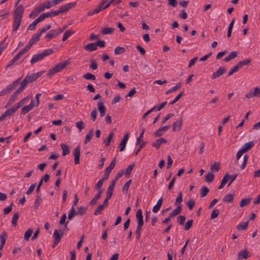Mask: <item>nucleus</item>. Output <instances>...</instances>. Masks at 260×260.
Segmentation results:
<instances>
[{
    "mask_svg": "<svg viewBox=\"0 0 260 260\" xmlns=\"http://www.w3.org/2000/svg\"><path fill=\"white\" fill-rule=\"evenodd\" d=\"M121 1V0H102L94 9L89 11L87 15L90 16L94 14H98L101 11L109 7L111 4L116 5L120 4Z\"/></svg>",
    "mask_w": 260,
    "mask_h": 260,
    "instance_id": "f257e3e1",
    "label": "nucleus"
},
{
    "mask_svg": "<svg viewBox=\"0 0 260 260\" xmlns=\"http://www.w3.org/2000/svg\"><path fill=\"white\" fill-rule=\"evenodd\" d=\"M53 52V49L50 48L46 49L42 52L34 54L30 61L31 64H34V63L43 60L44 58L52 54Z\"/></svg>",
    "mask_w": 260,
    "mask_h": 260,
    "instance_id": "f03ea898",
    "label": "nucleus"
},
{
    "mask_svg": "<svg viewBox=\"0 0 260 260\" xmlns=\"http://www.w3.org/2000/svg\"><path fill=\"white\" fill-rule=\"evenodd\" d=\"M21 78H18L11 84L8 85L5 89H3L0 92V96H4L5 95L10 93L13 90H14L18 86L20 82Z\"/></svg>",
    "mask_w": 260,
    "mask_h": 260,
    "instance_id": "7ed1b4c3",
    "label": "nucleus"
},
{
    "mask_svg": "<svg viewBox=\"0 0 260 260\" xmlns=\"http://www.w3.org/2000/svg\"><path fill=\"white\" fill-rule=\"evenodd\" d=\"M64 234L63 231L62 230H60L59 231L57 230H55L53 234V237L54 238V241L52 245V247L53 248H55L59 241H60L61 238L62 237Z\"/></svg>",
    "mask_w": 260,
    "mask_h": 260,
    "instance_id": "20e7f679",
    "label": "nucleus"
},
{
    "mask_svg": "<svg viewBox=\"0 0 260 260\" xmlns=\"http://www.w3.org/2000/svg\"><path fill=\"white\" fill-rule=\"evenodd\" d=\"M245 97L248 99L254 97L260 98V88L256 87L250 90L246 93Z\"/></svg>",
    "mask_w": 260,
    "mask_h": 260,
    "instance_id": "39448f33",
    "label": "nucleus"
},
{
    "mask_svg": "<svg viewBox=\"0 0 260 260\" xmlns=\"http://www.w3.org/2000/svg\"><path fill=\"white\" fill-rule=\"evenodd\" d=\"M63 31V29L57 28L56 29L51 30L45 36V38L48 40H50L53 38H56Z\"/></svg>",
    "mask_w": 260,
    "mask_h": 260,
    "instance_id": "423d86ee",
    "label": "nucleus"
},
{
    "mask_svg": "<svg viewBox=\"0 0 260 260\" xmlns=\"http://www.w3.org/2000/svg\"><path fill=\"white\" fill-rule=\"evenodd\" d=\"M41 36V35L38 32L35 33L32 36L31 39L29 40L27 45L30 48H31L34 44H36L37 42L39 41L40 37Z\"/></svg>",
    "mask_w": 260,
    "mask_h": 260,
    "instance_id": "0eeeda50",
    "label": "nucleus"
},
{
    "mask_svg": "<svg viewBox=\"0 0 260 260\" xmlns=\"http://www.w3.org/2000/svg\"><path fill=\"white\" fill-rule=\"evenodd\" d=\"M45 72V71L39 72L36 73H34L31 75H27L26 76V78H27L30 83L35 81L37 80L39 77L43 75V74Z\"/></svg>",
    "mask_w": 260,
    "mask_h": 260,
    "instance_id": "6e6552de",
    "label": "nucleus"
},
{
    "mask_svg": "<svg viewBox=\"0 0 260 260\" xmlns=\"http://www.w3.org/2000/svg\"><path fill=\"white\" fill-rule=\"evenodd\" d=\"M73 155L74 156L75 164L78 165L80 163V147L77 146L74 150Z\"/></svg>",
    "mask_w": 260,
    "mask_h": 260,
    "instance_id": "1a4fd4ad",
    "label": "nucleus"
},
{
    "mask_svg": "<svg viewBox=\"0 0 260 260\" xmlns=\"http://www.w3.org/2000/svg\"><path fill=\"white\" fill-rule=\"evenodd\" d=\"M23 12L24 8L22 5L18 6L14 11V17L22 19Z\"/></svg>",
    "mask_w": 260,
    "mask_h": 260,
    "instance_id": "9d476101",
    "label": "nucleus"
},
{
    "mask_svg": "<svg viewBox=\"0 0 260 260\" xmlns=\"http://www.w3.org/2000/svg\"><path fill=\"white\" fill-rule=\"evenodd\" d=\"M60 13H62L60 11V8H59V9L57 10L52 11L48 12L47 13H44L42 14V15L44 19H45L46 18L52 17L53 16H57Z\"/></svg>",
    "mask_w": 260,
    "mask_h": 260,
    "instance_id": "9b49d317",
    "label": "nucleus"
},
{
    "mask_svg": "<svg viewBox=\"0 0 260 260\" xmlns=\"http://www.w3.org/2000/svg\"><path fill=\"white\" fill-rule=\"evenodd\" d=\"M44 18L41 14L38 18L35 19L31 24H30L28 26V29H29L30 30H32L35 29L36 25L37 24L42 21L44 20Z\"/></svg>",
    "mask_w": 260,
    "mask_h": 260,
    "instance_id": "f8f14e48",
    "label": "nucleus"
},
{
    "mask_svg": "<svg viewBox=\"0 0 260 260\" xmlns=\"http://www.w3.org/2000/svg\"><path fill=\"white\" fill-rule=\"evenodd\" d=\"M170 127V125H166L163 127L159 128L154 133V135L155 137H160L164 133L167 131Z\"/></svg>",
    "mask_w": 260,
    "mask_h": 260,
    "instance_id": "ddd939ff",
    "label": "nucleus"
},
{
    "mask_svg": "<svg viewBox=\"0 0 260 260\" xmlns=\"http://www.w3.org/2000/svg\"><path fill=\"white\" fill-rule=\"evenodd\" d=\"M76 5V3L75 2L65 4L64 5L61 6L59 7V8L60 9V11L62 13L69 10V9H71L74 8V7H75Z\"/></svg>",
    "mask_w": 260,
    "mask_h": 260,
    "instance_id": "4468645a",
    "label": "nucleus"
},
{
    "mask_svg": "<svg viewBox=\"0 0 260 260\" xmlns=\"http://www.w3.org/2000/svg\"><path fill=\"white\" fill-rule=\"evenodd\" d=\"M182 125V118H180L179 120H177L173 124V131H179L181 129Z\"/></svg>",
    "mask_w": 260,
    "mask_h": 260,
    "instance_id": "2eb2a0df",
    "label": "nucleus"
},
{
    "mask_svg": "<svg viewBox=\"0 0 260 260\" xmlns=\"http://www.w3.org/2000/svg\"><path fill=\"white\" fill-rule=\"evenodd\" d=\"M167 142V140L161 138L158 139H156L155 141L152 144V146L156 149H158L162 144H166Z\"/></svg>",
    "mask_w": 260,
    "mask_h": 260,
    "instance_id": "dca6fc26",
    "label": "nucleus"
},
{
    "mask_svg": "<svg viewBox=\"0 0 260 260\" xmlns=\"http://www.w3.org/2000/svg\"><path fill=\"white\" fill-rule=\"evenodd\" d=\"M226 69L222 67H219L218 70L212 74V78L215 79L222 75L225 72Z\"/></svg>",
    "mask_w": 260,
    "mask_h": 260,
    "instance_id": "f3484780",
    "label": "nucleus"
},
{
    "mask_svg": "<svg viewBox=\"0 0 260 260\" xmlns=\"http://www.w3.org/2000/svg\"><path fill=\"white\" fill-rule=\"evenodd\" d=\"M69 63L70 62L69 61V60H67L64 62L58 63L54 67V68L55 69H56L57 71L59 72L62 71L64 68H65Z\"/></svg>",
    "mask_w": 260,
    "mask_h": 260,
    "instance_id": "a211bd4d",
    "label": "nucleus"
},
{
    "mask_svg": "<svg viewBox=\"0 0 260 260\" xmlns=\"http://www.w3.org/2000/svg\"><path fill=\"white\" fill-rule=\"evenodd\" d=\"M7 238V234L6 231H3L2 233L0 235V250H2L4 245L5 244Z\"/></svg>",
    "mask_w": 260,
    "mask_h": 260,
    "instance_id": "6ab92c4d",
    "label": "nucleus"
},
{
    "mask_svg": "<svg viewBox=\"0 0 260 260\" xmlns=\"http://www.w3.org/2000/svg\"><path fill=\"white\" fill-rule=\"evenodd\" d=\"M254 145V142L251 141L244 144L241 149L243 152L245 153L251 149L253 147Z\"/></svg>",
    "mask_w": 260,
    "mask_h": 260,
    "instance_id": "aec40b11",
    "label": "nucleus"
},
{
    "mask_svg": "<svg viewBox=\"0 0 260 260\" xmlns=\"http://www.w3.org/2000/svg\"><path fill=\"white\" fill-rule=\"evenodd\" d=\"M20 92L17 90L11 95L10 99L8 102V105H11L14 103L17 100L19 94Z\"/></svg>",
    "mask_w": 260,
    "mask_h": 260,
    "instance_id": "412c9836",
    "label": "nucleus"
},
{
    "mask_svg": "<svg viewBox=\"0 0 260 260\" xmlns=\"http://www.w3.org/2000/svg\"><path fill=\"white\" fill-rule=\"evenodd\" d=\"M98 109L100 112V114L101 117L104 116L105 115L106 108L104 104V103L102 102H100L98 103Z\"/></svg>",
    "mask_w": 260,
    "mask_h": 260,
    "instance_id": "4be33fe9",
    "label": "nucleus"
},
{
    "mask_svg": "<svg viewBox=\"0 0 260 260\" xmlns=\"http://www.w3.org/2000/svg\"><path fill=\"white\" fill-rule=\"evenodd\" d=\"M22 19L14 17L13 23V31H16L18 29L21 21Z\"/></svg>",
    "mask_w": 260,
    "mask_h": 260,
    "instance_id": "5701e85b",
    "label": "nucleus"
},
{
    "mask_svg": "<svg viewBox=\"0 0 260 260\" xmlns=\"http://www.w3.org/2000/svg\"><path fill=\"white\" fill-rule=\"evenodd\" d=\"M234 193H229L223 197L222 201L224 203H233L234 201Z\"/></svg>",
    "mask_w": 260,
    "mask_h": 260,
    "instance_id": "b1692460",
    "label": "nucleus"
},
{
    "mask_svg": "<svg viewBox=\"0 0 260 260\" xmlns=\"http://www.w3.org/2000/svg\"><path fill=\"white\" fill-rule=\"evenodd\" d=\"M18 109V107L16 105V104H15L11 108L6 110L4 114L6 115V116H11L13 113H14Z\"/></svg>",
    "mask_w": 260,
    "mask_h": 260,
    "instance_id": "393cba45",
    "label": "nucleus"
},
{
    "mask_svg": "<svg viewBox=\"0 0 260 260\" xmlns=\"http://www.w3.org/2000/svg\"><path fill=\"white\" fill-rule=\"evenodd\" d=\"M29 83L28 79L25 77L24 79L21 82L20 85L17 88V90L21 92V91L24 90L27 84Z\"/></svg>",
    "mask_w": 260,
    "mask_h": 260,
    "instance_id": "a878e982",
    "label": "nucleus"
},
{
    "mask_svg": "<svg viewBox=\"0 0 260 260\" xmlns=\"http://www.w3.org/2000/svg\"><path fill=\"white\" fill-rule=\"evenodd\" d=\"M84 48L87 51H93L97 49L95 43H91L84 46Z\"/></svg>",
    "mask_w": 260,
    "mask_h": 260,
    "instance_id": "bb28decb",
    "label": "nucleus"
},
{
    "mask_svg": "<svg viewBox=\"0 0 260 260\" xmlns=\"http://www.w3.org/2000/svg\"><path fill=\"white\" fill-rule=\"evenodd\" d=\"M116 184L115 180H112L111 182L110 185H109L107 191V195L109 197H112L113 194V192L114 189L115 185Z\"/></svg>",
    "mask_w": 260,
    "mask_h": 260,
    "instance_id": "cd10ccee",
    "label": "nucleus"
},
{
    "mask_svg": "<svg viewBox=\"0 0 260 260\" xmlns=\"http://www.w3.org/2000/svg\"><path fill=\"white\" fill-rule=\"evenodd\" d=\"M116 160V158L114 157L113 158L112 161L110 164L109 166L108 167H107L106 169H105V172L110 174L111 172V171L114 169V168L115 166Z\"/></svg>",
    "mask_w": 260,
    "mask_h": 260,
    "instance_id": "c85d7f7f",
    "label": "nucleus"
},
{
    "mask_svg": "<svg viewBox=\"0 0 260 260\" xmlns=\"http://www.w3.org/2000/svg\"><path fill=\"white\" fill-rule=\"evenodd\" d=\"M249 256V252L245 249L239 252L238 255V259H246Z\"/></svg>",
    "mask_w": 260,
    "mask_h": 260,
    "instance_id": "c756f323",
    "label": "nucleus"
},
{
    "mask_svg": "<svg viewBox=\"0 0 260 260\" xmlns=\"http://www.w3.org/2000/svg\"><path fill=\"white\" fill-rule=\"evenodd\" d=\"M45 7L46 9H48L54 6H56L57 5V2H56V0H53V1H47L44 2Z\"/></svg>",
    "mask_w": 260,
    "mask_h": 260,
    "instance_id": "7c9ffc66",
    "label": "nucleus"
},
{
    "mask_svg": "<svg viewBox=\"0 0 260 260\" xmlns=\"http://www.w3.org/2000/svg\"><path fill=\"white\" fill-rule=\"evenodd\" d=\"M30 49V48L27 45H26L25 47L19 51L15 56L19 59L25 52L28 51Z\"/></svg>",
    "mask_w": 260,
    "mask_h": 260,
    "instance_id": "2f4dec72",
    "label": "nucleus"
},
{
    "mask_svg": "<svg viewBox=\"0 0 260 260\" xmlns=\"http://www.w3.org/2000/svg\"><path fill=\"white\" fill-rule=\"evenodd\" d=\"M93 136V129H91L88 134H87L85 137V139L84 141V143L85 144H87L88 142L90 141L91 139Z\"/></svg>",
    "mask_w": 260,
    "mask_h": 260,
    "instance_id": "473e14b6",
    "label": "nucleus"
},
{
    "mask_svg": "<svg viewBox=\"0 0 260 260\" xmlns=\"http://www.w3.org/2000/svg\"><path fill=\"white\" fill-rule=\"evenodd\" d=\"M181 205H179L171 213H170L171 217H173L178 215L181 211Z\"/></svg>",
    "mask_w": 260,
    "mask_h": 260,
    "instance_id": "72a5a7b5",
    "label": "nucleus"
},
{
    "mask_svg": "<svg viewBox=\"0 0 260 260\" xmlns=\"http://www.w3.org/2000/svg\"><path fill=\"white\" fill-rule=\"evenodd\" d=\"M251 59L249 58L244 59L242 61H241L239 62L237 64V66H238L239 68H241L242 67L244 66H248L249 65L251 62Z\"/></svg>",
    "mask_w": 260,
    "mask_h": 260,
    "instance_id": "f704fd0d",
    "label": "nucleus"
},
{
    "mask_svg": "<svg viewBox=\"0 0 260 260\" xmlns=\"http://www.w3.org/2000/svg\"><path fill=\"white\" fill-rule=\"evenodd\" d=\"M32 108H31V106H29V105L24 106L22 108L21 110L20 114L21 115H25L26 113H28L30 111Z\"/></svg>",
    "mask_w": 260,
    "mask_h": 260,
    "instance_id": "c9c22d12",
    "label": "nucleus"
},
{
    "mask_svg": "<svg viewBox=\"0 0 260 260\" xmlns=\"http://www.w3.org/2000/svg\"><path fill=\"white\" fill-rule=\"evenodd\" d=\"M248 225V221L244 222H240L237 226V229L239 231L244 230L247 228Z\"/></svg>",
    "mask_w": 260,
    "mask_h": 260,
    "instance_id": "e433bc0d",
    "label": "nucleus"
},
{
    "mask_svg": "<svg viewBox=\"0 0 260 260\" xmlns=\"http://www.w3.org/2000/svg\"><path fill=\"white\" fill-rule=\"evenodd\" d=\"M61 147L62 150V155L66 156V155L68 154L70 152V149L69 148V147L68 145L64 144H61Z\"/></svg>",
    "mask_w": 260,
    "mask_h": 260,
    "instance_id": "4c0bfd02",
    "label": "nucleus"
},
{
    "mask_svg": "<svg viewBox=\"0 0 260 260\" xmlns=\"http://www.w3.org/2000/svg\"><path fill=\"white\" fill-rule=\"evenodd\" d=\"M114 133L110 132L109 134L108 137L104 141V143L105 144L106 146L110 145V142L113 137Z\"/></svg>",
    "mask_w": 260,
    "mask_h": 260,
    "instance_id": "58836bf2",
    "label": "nucleus"
},
{
    "mask_svg": "<svg viewBox=\"0 0 260 260\" xmlns=\"http://www.w3.org/2000/svg\"><path fill=\"white\" fill-rule=\"evenodd\" d=\"M75 31L71 30H68L66 31L63 35L62 40L65 41L67 40L72 35L74 34Z\"/></svg>",
    "mask_w": 260,
    "mask_h": 260,
    "instance_id": "ea45409f",
    "label": "nucleus"
},
{
    "mask_svg": "<svg viewBox=\"0 0 260 260\" xmlns=\"http://www.w3.org/2000/svg\"><path fill=\"white\" fill-rule=\"evenodd\" d=\"M29 97L28 96L24 98L23 99H21L18 103L16 104V105L19 108L21 106H22L23 105H24L25 103L28 102L29 100Z\"/></svg>",
    "mask_w": 260,
    "mask_h": 260,
    "instance_id": "a19ab883",
    "label": "nucleus"
},
{
    "mask_svg": "<svg viewBox=\"0 0 260 260\" xmlns=\"http://www.w3.org/2000/svg\"><path fill=\"white\" fill-rule=\"evenodd\" d=\"M114 31V28L112 27H105L104 28L102 32L103 35L112 34Z\"/></svg>",
    "mask_w": 260,
    "mask_h": 260,
    "instance_id": "79ce46f5",
    "label": "nucleus"
},
{
    "mask_svg": "<svg viewBox=\"0 0 260 260\" xmlns=\"http://www.w3.org/2000/svg\"><path fill=\"white\" fill-rule=\"evenodd\" d=\"M250 200L251 199L250 198H245L242 199L239 204L240 206L241 207H243L248 205L249 204Z\"/></svg>",
    "mask_w": 260,
    "mask_h": 260,
    "instance_id": "37998d69",
    "label": "nucleus"
},
{
    "mask_svg": "<svg viewBox=\"0 0 260 260\" xmlns=\"http://www.w3.org/2000/svg\"><path fill=\"white\" fill-rule=\"evenodd\" d=\"M181 83L180 82L178 83L175 86L172 87L171 88H170V89L167 90V91L166 92V94H168L169 93H171V92L176 91L177 90L179 89L181 87Z\"/></svg>",
    "mask_w": 260,
    "mask_h": 260,
    "instance_id": "c03bdc74",
    "label": "nucleus"
},
{
    "mask_svg": "<svg viewBox=\"0 0 260 260\" xmlns=\"http://www.w3.org/2000/svg\"><path fill=\"white\" fill-rule=\"evenodd\" d=\"M209 192V189L206 186H204L201 189V197H205Z\"/></svg>",
    "mask_w": 260,
    "mask_h": 260,
    "instance_id": "a18cd8bd",
    "label": "nucleus"
},
{
    "mask_svg": "<svg viewBox=\"0 0 260 260\" xmlns=\"http://www.w3.org/2000/svg\"><path fill=\"white\" fill-rule=\"evenodd\" d=\"M83 78L86 80H95L96 79L95 76L93 74L90 73H87L86 74L83 75Z\"/></svg>",
    "mask_w": 260,
    "mask_h": 260,
    "instance_id": "49530a36",
    "label": "nucleus"
},
{
    "mask_svg": "<svg viewBox=\"0 0 260 260\" xmlns=\"http://www.w3.org/2000/svg\"><path fill=\"white\" fill-rule=\"evenodd\" d=\"M33 233V230L32 229H28L24 234V239L25 240L27 241L29 240L30 237L31 236Z\"/></svg>",
    "mask_w": 260,
    "mask_h": 260,
    "instance_id": "de8ad7c7",
    "label": "nucleus"
},
{
    "mask_svg": "<svg viewBox=\"0 0 260 260\" xmlns=\"http://www.w3.org/2000/svg\"><path fill=\"white\" fill-rule=\"evenodd\" d=\"M125 51V49L124 47L117 46L114 50V53L116 55L121 54L123 53Z\"/></svg>",
    "mask_w": 260,
    "mask_h": 260,
    "instance_id": "09e8293b",
    "label": "nucleus"
},
{
    "mask_svg": "<svg viewBox=\"0 0 260 260\" xmlns=\"http://www.w3.org/2000/svg\"><path fill=\"white\" fill-rule=\"evenodd\" d=\"M42 202V198L40 195H38L35 200L34 207L35 209H38V207Z\"/></svg>",
    "mask_w": 260,
    "mask_h": 260,
    "instance_id": "8fccbe9b",
    "label": "nucleus"
},
{
    "mask_svg": "<svg viewBox=\"0 0 260 260\" xmlns=\"http://www.w3.org/2000/svg\"><path fill=\"white\" fill-rule=\"evenodd\" d=\"M220 168V164L218 162H215L214 164L211 166L210 170L212 171L217 172Z\"/></svg>",
    "mask_w": 260,
    "mask_h": 260,
    "instance_id": "3c124183",
    "label": "nucleus"
},
{
    "mask_svg": "<svg viewBox=\"0 0 260 260\" xmlns=\"http://www.w3.org/2000/svg\"><path fill=\"white\" fill-rule=\"evenodd\" d=\"M77 213L76 212V211H75L74 207L72 206L71 209L70 210V211L69 212L68 219H70V220L72 219L73 217L75 215H77Z\"/></svg>",
    "mask_w": 260,
    "mask_h": 260,
    "instance_id": "603ef678",
    "label": "nucleus"
},
{
    "mask_svg": "<svg viewBox=\"0 0 260 260\" xmlns=\"http://www.w3.org/2000/svg\"><path fill=\"white\" fill-rule=\"evenodd\" d=\"M19 218V213L18 212L15 213L13 216L12 224L14 226H16L17 225V220Z\"/></svg>",
    "mask_w": 260,
    "mask_h": 260,
    "instance_id": "864d4df0",
    "label": "nucleus"
},
{
    "mask_svg": "<svg viewBox=\"0 0 260 260\" xmlns=\"http://www.w3.org/2000/svg\"><path fill=\"white\" fill-rule=\"evenodd\" d=\"M214 174L212 172H209L206 176V181L207 182H211L214 180Z\"/></svg>",
    "mask_w": 260,
    "mask_h": 260,
    "instance_id": "5fc2aeb1",
    "label": "nucleus"
},
{
    "mask_svg": "<svg viewBox=\"0 0 260 260\" xmlns=\"http://www.w3.org/2000/svg\"><path fill=\"white\" fill-rule=\"evenodd\" d=\"M19 59V58L15 56V57L11 59L9 63H8V64L6 66V69H8L9 68L11 67L12 66H13L18 60Z\"/></svg>",
    "mask_w": 260,
    "mask_h": 260,
    "instance_id": "6e6d98bb",
    "label": "nucleus"
},
{
    "mask_svg": "<svg viewBox=\"0 0 260 260\" xmlns=\"http://www.w3.org/2000/svg\"><path fill=\"white\" fill-rule=\"evenodd\" d=\"M182 201V192H180L178 194V196L177 199L175 200V204L177 205H181V203Z\"/></svg>",
    "mask_w": 260,
    "mask_h": 260,
    "instance_id": "4d7b16f0",
    "label": "nucleus"
},
{
    "mask_svg": "<svg viewBox=\"0 0 260 260\" xmlns=\"http://www.w3.org/2000/svg\"><path fill=\"white\" fill-rule=\"evenodd\" d=\"M132 183V180L131 179H129V180H128L124 185L123 187V188H122V191L123 192H127L128 189H129V186L131 185Z\"/></svg>",
    "mask_w": 260,
    "mask_h": 260,
    "instance_id": "13d9d810",
    "label": "nucleus"
},
{
    "mask_svg": "<svg viewBox=\"0 0 260 260\" xmlns=\"http://www.w3.org/2000/svg\"><path fill=\"white\" fill-rule=\"evenodd\" d=\"M219 214V211L218 209H214L212 211L211 216H210V219H213L215 218L216 217H217L218 216Z\"/></svg>",
    "mask_w": 260,
    "mask_h": 260,
    "instance_id": "bf43d9fd",
    "label": "nucleus"
},
{
    "mask_svg": "<svg viewBox=\"0 0 260 260\" xmlns=\"http://www.w3.org/2000/svg\"><path fill=\"white\" fill-rule=\"evenodd\" d=\"M136 216L137 220L143 219L142 211L141 209H139L137 211Z\"/></svg>",
    "mask_w": 260,
    "mask_h": 260,
    "instance_id": "052dcab7",
    "label": "nucleus"
},
{
    "mask_svg": "<svg viewBox=\"0 0 260 260\" xmlns=\"http://www.w3.org/2000/svg\"><path fill=\"white\" fill-rule=\"evenodd\" d=\"M51 28V25L50 24H47L45 25L44 27H43L41 29L39 30V31L38 32L42 35V34L45 32H46L47 30H49Z\"/></svg>",
    "mask_w": 260,
    "mask_h": 260,
    "instance_id": "680f3d73",
    "label": "nucleus"
},
{
    "mask_svg": "<svg viewBox=\"0 0 260 260\" xmlns=\"http://www.w3.org/2000/svg\"><path fill=\"white\" fill-rule=\"evenodd\" d=\"M104 207H105L103 206L102 205H99L95 210V211H94V214L95 215H100L102 211L104 210Z\"/></svg>",
    "mask_w": 260,
    "mask_h": 260,
    "instance_id": "e2e57ef3",
    "label": "nucleus"
},
{
    "mask_svg": "<svg viewBox=\"0 0 260 260\" xmlns=\"http://www.w3.org/2000/svg\"><path fill=\"white\" fill-rule=\"evenodd\" d=\"M187 205L189 210H192L195 205V201L193 199L189 200L187 202Z\"/></svg>",
    "mask_w": 260,
    "mask_h": 260,
    "instance_id": "0e129e2a",
    "label": "nucleus"
},
{
    "mask_svg": "<svg viewBox=\"0 0 260 260\" xmlns=\"http://www.w3.org/2000/svg\"><path fill=\"white\" fill-rule=\"evenodd\" d=\"M193 223V220L192 219H189L186 222L184 229L186 231L188 230L192 225Z\"/></svg>",
    "mask_w": 260,
    "mask_h": 260,
    "instance_id": "69168bd1",
    "label": "nucleus"
},
{
    "mask_svg": "<svg viewBox=\"0 0 260 260\" xmlns=\"http://www.w3.org/2000/svg\"><path fill=\"white\" fill-rule=\"evenodd\" d=\"M57 73H58V72L57 71V70L56 69H55V68L54 67L53 68H52L48 71L47 76L48 77L51 78L53 75H54V74H55Z\"/></svg>",
    "mask_w": 260,
    "mask_h": 260,
    "instance_id": "338daca9",
    "label": "nucleus"
},
{
    "mask_svg": "<svg viewBox=\"0 0 260 260\" xmlns=\"http://www.w3.org/2000/svg\"><path fill=\"white\" fill-rule=\"evenodd\" d=\"M87 209L84 207H80L78 208V210L76 211L77 214H79L81 215H83L86 213Z\"/></svg>",
    "mask_w": 260,
    "mask_h": 260,
    "instance_id": "774afa93",
    "label": "nucleus"
}]
</instances>
